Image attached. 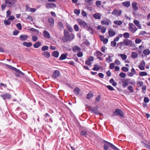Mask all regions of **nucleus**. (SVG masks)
I'll return each instance as SVG.
<instances>
[{"label":"nucleus","mask_w":150,"mask_h":150,"mask_svg":"<svg viewBox=\"0 0 150 150\" xmlns=\"http://www.w3.org/2000/svg\"><path fill=\"white\" fill-rule=\"evenodd\" d=\"M115 64L114 63H112L110 64V68L111 69H112L115 67Z\"/></svg>","instance_id":"obj_58"},{"label":"nucleus","mask_w":150,"mask_h":150,"mask_svg":"<svg viewBox=\"0 0 150 150\" xmlns=\"http://www.w3.org/2000/svg\"><path fill=\"white\" fill-rule=\"evenodd\" d=\"M118 56L120 57L123 60L126 59L127 58V56L125 54H118Z\"/></svg>","instance_id":"obj_28"},{"label":"nucleus","mask_w":150,"mask_h":150,"mask_svg":"<svg viewBox=\"0 0 150 150\" xmlns=\"http://www.w3.org/2000/svg\"><path fill=\"white\" fill-rule=\"evenodd\" d=\"M74 13L77 15H78L80 13L79 10L75 9L74 11Z\"/></svg>","instance_id":"obj_59"},{"label":"nucleus","mask_w":150,"mask_h":150,"mask_svg":"<svg viewBox=\"0 0 150 150\" xmlns=\"http://www.w3.org/2000/svg\"><path fill=\"white\" fill-rule=\"evenodd\" d=\"M139 75L141 76H145L147 75V73L145 72L142 71L139 73Z\"/></svg>","instance_id":"obj_45"},{"label":"nucleus","mask_w":150,"mask_h":150,"mask_svg":"<svg viewBox=\"0 0 150 150\" xmlns=\"http://www.w3.org/2000/svg\"><path fill=\"white\" fill-rule=\"evenodd\" d=\"M49 49V47L45 45L43 46L42 48V50L43 51H45V50H47Z\"/></svg>","instance_id":"obj_40"},{"label":"nucleus","mask_w":150,"mask_h":150,"mask_svg":"<svg viewBox=\"0 0 150 150\" xmlns=\"http://www.w3.org/2000/svg\"><path fill=\"white\" fill-rule=\"evenodd\" d=\"M77 21L81 26L83 28L86 27L87 26L86 23L83 21L79 19L77 20Z\"/></svg>","instance_id":"obj_9"},{"label":"nucleus","mask_w":150,"mask_h":150,"mask_svg":"<svg viewBox=\"0 0 150 150\" xmlns=\"http://www.w3.org/2000/svg\"><path fill=\"white\" fill-rule=\"evenodd\" d=\"M111 57L110 56L106 58V61L108 63L112 62V61L111 59Z\"/></svg>","instance_id":"obj_47"},{"label":"nucleus","mask_w":150,"mask_h":150,"mask_svg":"<svg viewBox=\"0 0 150 150\" xmlns=\"http://www.w3.org/2000/svg\"><path fill=\"white\" fill-rule=\"evenodd\" d=\"M81 14L83 16L86 17L87 16L86 13L84 11H82L81 12Z\"/></svg>","instance_id":"obj_63"},{"label":"nucleus","mask_w":150,"mask_h":150,"mask_svg":"<svg viewBox=\"0 0 150 150\" xmlns=\"http://www.w3.org/2000/svg\"><path fill=\"white\" fill-rule=\"evenodd\" d=\"M101 14L97 13L93 15V16L96 19H100L101 18Z\"/></svg>","instance_id":"obj_19"},{"label":"nucleus","mask_w":150,"mask_h":150,"mask_svg":"<svg viewBox=\"0 0 150 150\" xmlns=\"http://www.w3.org/2000/svg\"><path fill=\"white\" fill-rule=\"evenodd\" d=\"M43 36L46 38H50L49 33L47 31H44L43 33Z\"/></svg>","instance_id":"obj_16"},{"label":"nucleus","mask_w":150,"mask_h":150,"mask_svg":"<svg viewBox=\"0 0 150 150\" xmlns=\"http://www.w3.org/2000/svg\"><path fill=\"white\" fill-rule=\"evenodd\" d=\"M29 30L31 31L36 32L38 34L39 33V30L33 28H31Z\"/></svg>","instance_id":"obj_44"},{"label":"nucleus","mask_w":150,"mask_h":150,"mask_svg":"<svg viewBox=\"0 0 150 150\" xmlns=\"http://www.w3.org/2000/svg\"><path fill=\"white\" fill-rule=\"evenodd\" d=\"M116 43L114 41H112L111 42V45L112 47H114L116 46Z\"/></svg>","instance_id":"obj_54"},{"label":"nucleus","mask_w":150,"mask_h":150,"mask_svg":"<svg viewBox=\"0 0 150 150\" xmlns=\"http://www.w3.org/2000/svg\"><path fill=\"white\" fill-rule=\"evenodd\" d=\"M130 81V79H125L122 81V86L123 88H125L128 85V82Z\"/></svg>","instance_id":"obj_8"},{"label":"nucleus","mask_w":150,"mask_h":150,"mask_svg":"<svg viewBox=\"0 0 150 150\" xmlns=\"http://www.w3.org/2000/svg\"><path fill=\"white\" fill-rule=\"evenodd\" d=\"M41 43L39 42H38L33 45V47L35 48H38L40 46Z\"/></svg>","instance_id":"obj_34"},{"label":"nucleus","mask_w":150,"mask_h":150,"mask_svg":"<svg viewBox=\"0 0 150 150\" xmlns=\"http://www.w3.org/2000/svg\"><path fill=\"white\" fill-rule=\"evenodd\" d=\"M5 65L8 68H9V69H12V70H16V71H18L17 69H16V68L14 67H13L11 65H8V64H5Z\"/></svg>","instance_id":"obj_31"},{"label":"nucleus","mask_w":150,"mask_h":150,"mask_svg":"<svg viewBox=\"0 0 150 150\" xmlns=\"http://www.w3.org/2000/svg\"><path fill=\"white\" fill-rule=\"evenodd\" d=\"M88 107L90 109V110L93 113L97 115H100V113L97 110L94 108H92L90 106H88Z\"/></svg>","instance_id":"obj_15"},{"label":"nucleus","mask_w":150,"mask_h":150,"mask_svg":"<svg viewBox=\"0 0 150 150\" xmlns=\"http://www.w3.org/2000/svg\"><path fill=\"white\" fill-rule=\"evenodd\" d=\"M8 19L4 21V23L6 25H9L11 23V22L8 21Z\"/></svg>","instance_id":"obj_46"},{"label":"nucleus","mask_w":150,"mask_h":150,"mask_svg":"<svg viewBox=\"0 0 150 150\" xmlns=\"http://www.w3.org/2000/svg\"><path fill=\"white\" fill-rule=\"evenodd\" d=\"M96 54L98 57L102 56L103 55V54L100 51H98L96 52Z\"/></svg>","instance_id":"obj_55"},{"label":"nucleus","mask_w":150,"mask_h":150,"mask_svg":"<svg viewBox=\"0 0 150 150\" xmlns=\"http://www.w3.org/2000/svg\"><path fill=\"white\" fill-rule=\"evenodd\" d=\"M80 91V90L78 88L76 87L74 90V92L76 95H78L79 94Z\"/></svg>","instance_id":"obj_26"},{"label":"nucleus","mask_w":150,"mask_h":150,"mask_svg":"<svg viewBox=\"0 0 150 150\" xmlns=\"http://www.w3.org/2000/svg\"><path fill=\"white\" fill-rule=\"evenodd\" d=\"M120 76L122 78H125L126 76V74L123 72L120 73L119 74Z\"/></svg>","instance_id":"obj_53"},{"label":"nucleus","mask_w":150,"mask_h":150,"mask_svg":"<svg viewBox=\"0 0 150 150\" xmlns=\"http://www.w3.org/2000/svg\"><path fill=\"white\" fill-rule=\"evenodd\" d=\"M127 88L131 93H132L134 92V89L132 86H130L128 87Z\"/></svg>","instance_id":"obj_43"},{"label":"nucleus","mask_w":150,"mask_h":150,"mask_svg":"<svg viewBox=\"0 0 150 150\" xmlns=\"http://www.w3.org/2000/svg\"><path fill=\"white\" fill-rule=\"evenodd\" d=\"M141 40L140 39L137 38L135 40V42L137 44H138L141 42Z\"/></svg>","instance_id":"obj_62"},{"label":"nucleus","mask_w":150,"mask_h":150,"mask_svg":"<svg viewBox=\"0 0 150 150\" xmlns=\"http://www.w3.org/2000/svg\"><path fill=\"white\" fill-rule=\"evenodd\" d=\"M60 75V73L59 71L58 70H55L52 75V77L54 79H55L59 76Z\"/></svg>","instance_id":"obj_12"},{"label":"nucleus","mask_w":150,"mask_h":150,"mask_svg":"<svg viewBox=\"0 0 150 150\" xmlns=\"http://www.w3.org/2000/svg\"><path fill=\"white\" fill-rule=\"evenodd\" d=\"M64 36L66 38L63 39V40L64 42L70 41L73 40L74 38V36L73 34H69L67 31L64 30Z\"/></svg>","instance_id":"obj_1"},{"label":"nucleus","mask_w":150,"mask_h":150,"mask_svg":"<svg viewBox=\"0 0 150 150\" xmlns=\"http://www.w3.org/2000/svg\"><path fill=\"white\" fill-rule=\"evenodd\" d=\"M28 38V36L27 35H20V39L23 41H25Z\"/></svg>","instance_id":"obj_22"},{"label":"nucleus","mask_w":150,"mask_h":150,"mask_svg":"<svg viewBox=\"0 0 150 150\" xmlns=\"http://www.w3.org/2000/svg\"><path fill=\"white\" fill-rule=\"evenodd\" d=\"M32 43L31 42H24L23 43V45L27 47H29L32 45Z\"/></svg>","instance_id":"obj_29"},{"label":"nucleus","mask_w":150,"mask_h":150,"mask_svg":"<svg viewBox=\"0 0 150 150\" xmlns=\"http://www.w3.org/2000/svg\"><path fill=\"white\" fill-rule=\"evenodd\" d=\"M123 37L125 38H128L129 37V34L128 33H125L123 34Z\"/></svg>","instance_id":"obj_42"},{"label":"nucleus","mask_w":150,"mask_h":150,"mask_svg":"<svg viewBox=\"0 0 150 150\" xmlns=\"http://www.w3.org/2000/svg\"><path fill=\"white\" fill-rule=\"evenodd\" d=\"M113 23L114 24L119 25H121L122 23V21H115Z\"/></svg>","instance_id":"obj_37"},{"label":"nucleus","mask_w":150,"mask_h":150,"mask_svg":"<svg viewBox=\"0 0 150 150\" xmlns=\"http://www.w3.org/2000/svg\"><path fill=\"white\" fill-rule=\"evenodd\" d=\"M57 27L61 30H62L64 28L63 24L60 22H58L57 24Z\"/></svg>","instance_id":"obj_24"},{"label":"nucleus","mask_w":150,"mask_h":150,"mask_svg":"<svg viewBox=\"0 0 150 150\" xmlns=\"http://www.w3.org/2000/svg\"><path fill=\"white\" fill-rule=\"evenodd\" d=\"M16 69L18 71H16V70H14L16 72L15 74L16 76L17 77H19L20 76V75H22L23 76L25 74H24V73L22 72L21 71L18 69Z\"/></svg>","instance_id":"obj_13"},{"label":"nucleus","mask_w":150,"mask_h":150,"mask_svg":"<svg viewBox=\"0 0 150 150\" xmlns=\"http://www.w3.org/2000/svg\"><path fill=\"white\" fill-rule=\"evenodd\" d=\"M133 22L135 25L138 27L139 29L142 28V25L140 24L139 22L137 20H135Z\"/></svg>","instance_id":"obj_20"},{"label":"nucleus","mask_w":150,"mask_h":150,"mask_svg":"<svg viewBox=\"0 0 150 150\" xmlns=\"http://www.w3.org/2000/svg\"><path fill=\"white\" fill-rule=\"evenodd\" d=\"M101 1H97L96 2V5L98 7H99L101 5Z\"/></svg>","instance_id":"obj_57"},{"label":"nucleus","mask_w":150,"mask_h":150,"mask_svg":"<svg viewBox=\"0 0 150 150\" xmlns=\"http://www.w3.org/2000/svg\"><path fill=\"white\" fill-rule=\"evenodd\" d=\"M108 34L110 37H112L114 36L116 34V33L113 29H110L108 30Z\"/></svg>","instance_id":"obj_11"},{"label":"nucleus","mask_w":150,"mask_h":150,"mask_svg":"<svg viewBox=\"0 0 150 150\" xmlns=\"http://www.w3.org/2000/svg\"><path fill=\"white\" fill-rule=\"evenodd\" d=\"M109 81L111 83H112V85L113 86H115L117 85V83L114 81V79H111Z\"/></svg>","instance_id":"obj_32"},{"label":"nucleus","mask_w":150,"mask_h":150,"mask_svg":"<svg viewBox=\"0 0 150 150\" xmlns=\"http://www.w3.org/2000/svg\"><path fill=\"white\" fill-rule=\"evenodd\" d=\"M132 54L131 57L133 58H135L138 57V55L137 53L135 52H132Z\"/></svg>","instance_id":"obj_35"},{"label":"nucleus","mask_w":150,"mask_h":150,"mask_svg":"<svg viewBox=\"0 0 150 150\" xmlns=\"http://www.w3.org/2000/svg\"><path fill=\"white\" fill-rule=\"evenodd\" d=\"M105 143L104 145V150H108L109 146H110L111 148L114 150H120L113 144L109 142L105 141Z\"/></svg>","instance_id":"obj_2"},{"label":"nucleus","mask_w":150,"mask_h":150,"mask_svg":"<svg viewBox=\"0 0 150 150\" xmlns=\"http://www.w3.org/2000/svg\"><path fill=\"white\" fill-rule=\"evenodd\" d=\"M115 63L117 65H118L120 64V62L118 60H116L115 61Z\"/></svg>","instance_id":"obj_64"},{"label":"nucleus","mask_w":150,"mask_h":150,"mask_svg":"<svg viewBox=\"0 0 150 150\" xmlns=\"http://www.w3.org/2000/svg\"><path fill=\"white\" fill-rule=\"evenodd\" d=\"M87 29L91 34H93V30L91 27H88Z\"/></svg>","instance_id":"obj_38"},{"label":"nucleus","mask_w":150,"mask_h":150,"mask_svg":"<svg viewBox=\"0 0 150 150\" xmlns=\"http://www.w3.org/2000/svg\"><path fill=\"white\" fill-rule=\"evenodd\" d=\"M27 10H29L30 11L32 12H35L36 10V9H35V8H28V9Z\"/></svg>","instance_id":"obj_52"},{"label":"nucleus","mask_w":150,"mask_h":150,"mask_svg":"<svg viewBox=\"0 0 150 150\" xmlns=\"http://www.w3.org/2000/svg\"><path fill=\"white\" fill-rule=\"evenodd\" d=\"M93 96V93L91 92H90L87 94L86 97V98L87 99H89L92 97Z\"/></svg>","instance_id":"obj_39"},{"label":"nucleus","mask_w":150,"mask_h":150,"mask_svg":"<svg viewBox=\"0 0 150 150\" xmlns=\"http://www.w3.org/2000/svg\"><path fill=\"white\" fill-rule=\"evenodd\" d=\"M74 28L75 30L76 31H78L79 30V27L76 25H74Z\"/></svg>","instance_id":"obj_56"},{"label":"nucleus","mask_w":150,"mask_h":150,"mask_svg":"<svg viewBox=\"0 0 150 150\" xmlns=\"http://www.w3.org/2000/svg\"><path fill=\"white\" fill-rule=\"evenodd\" d=\"M49 22L50 26L51 27H53L54 25V21L53 19L52 18H49L48 19Z\"/></svg>","instance_id":"obj_17"},{"label":"nucleus","mask_w":150,"mask_h":150,"mask_svg":"<svg viewBox=\"0 0 150 150\" xmlns=\"http://www.w3.org/2000/svg\"><path fill=\"white\" fill-rule=\"evenodd\" d=\"M145 63L144 61L142 60L140 62L139 66V68L141 70H144L145 69Z\"/></svg>","instance_id":"obj_10"},{"label":"nucleus","mask_w":150,"mask_h":150,"mask_svg":"<svg viewBox=\"0 0 150 150\" xmlns=\"http://www.w3.org/2000/svg\"><path fill=\"white\" fill-rule=\"evenodd\" d=\"M116 115L120 116L121 117H123V113L122 111L118 109H116L115 111L113 112L112 115V116H114Z\"/></svg>","instance_id":"obj_3"},{"label":"nucleus","mask_w":150,"mask_h":150,"mask_svg":"<svg viewBox=\"0 0 150 150\" xmlns=\"http://www.w3.org/2000/svg\"><path fill=\"white\" fill-rule=\"evenodd\" d=\"M0 96L4 100L10 99L11 98V95L9 93H5L0 95Z\"/></svg>","instance_id":"obj_6"},{"label":"nucleus","mask_w":150,"mask_h":150,"mask_svg":"<svg viewBox=\"0 0 150 150\" xmlns=\"http://www.w3.org/2000/svg\"><path fill=\"white\" fill-rule=\"evenodd\" d=\"M73 50L74 52H77V51H80L81 49L80 47L77 46H74L73 48Z\"/></svg>","instance_id":"obj_30"},{"label":"nucleus","mask_w":150,"mask_h":150,"mask_svg":"<svg viewBox=\"0 0 150 150\" xmlns=\"http://www.w3.org/2000/svg\"><path fill=\"white\" fill-rule=\"evenodd\" d=\"M46 6L48 8H52L56 7V6L55 4L53 3H48L46 4Z\"/></svg>","instance_id":"obj_21"},{"label":"nucleus","mask_w":150,"mask_h":150,"mask_svg":"<svg viewBox=\"0 0 150 150\" xmlns=\"http://www.w3.org/2000/svg\"><path fill=\"white\" fill-rule=\"evenodd\" d=\"M122 4L126 7H129L130 5V2L129 1H125L122 3Z\"/></svg>","instance_id":"obj_27"},{"label":"nucleus","mask_w":150,"mask_h":150,"mask_svg":"<svg viewBox=\"0 0 150 150\" xmlns=\"http://www.w3.org/2000/svg\"><path fill=\"white\" fill-rule=\"evenodd\" d=\"M128 29L132 33H135L137 30V28L132 23H129Z\"/></svg>","instance_id":"obj_4"},{"label":"nucleus","mask_w":150,"mask_h":150,"mask_svg":"<svg viewBox=\"0 0 150 150\" xmlns=\"http://www.w3.org/2000/svg\"><path fill=\"white\" fill-rule=\"evenodd\" d=\"M67 54H62L59 58V60H63L66 58Z\"/></svg>","instance_id":"obj_33"},{"label":"nucleus","mask_w":150,"mask_h":150,"mask_svg":"<svg viewBox=\"0 0 150 150\" xmlns=\"http://www.w3.org/2000/svg\"><path fill=\"white\" fill-rule=\"evenodd\" d=\"M124 45L125 46H131L132 45V41L127 39H124L123 40Z\"/></svg>","instance_id":"obj_7"},{"label":"nucleus","mask_w":150,"mask_h":150,"mask_svg":"<svg viewBox=\"0 0 150 150\" xmlns=\"http://www.w3.org/2000/svg\"><path fill=\"white\" fill-rule=\"evenodd\" d=\"M143 53L145 54L148 55L150 54V51L148 49H146L144 50Z\"/></svg>","instance_id":"obj_41"},{"label":"nucleus","mask_w":150,"mask_h":150,"mask_svg":"<svg viewBox=\"0 0 150 150\" xmlns=\"http://www.w3.org/2000/svg\"><path fill=\"white\" fill-rule=\"evenodd\" d=\"M108 89L111 91H113L114 90V88L111 86L108 85L107 86Z\"/></svg>","instance_id":"obj_61"},{"label":"nucleus","mask_w":150,"mask_h":150,"mask_svg":"<svg viewBox=\"0 0 150 150\" xmlns=\"http://www.w3.org/2000/svg\"><path fill=\"white\" fill-rule=\"evenodd\" d=\"M132 8L133 10L136 11L138 10V8L137 6V4L135 2H134L132 4Z\"/></svg>","instance_id":"obj_18"},{"label":"nucleus","mask_w":150,"mask_h":150,"mask_svg":"<svg viewBox=\"0 0 150 150\" xmlns=\"http://www.w3.org/2000/svg\"><path fill=\"white\" fill-rule=\"evenodd\" d=\"M32 40L34 42H35L37 40L38 37L36 36H33L32 38Z\"/></svg>","instance_id":"obj_60"},{"label":"nucleus","mask_w":150,"mask_h":150,"mask_svg":"<svg viewBox=\"0 0 150 150\" xmlns=\"http://www.w3.org/2000/svg\"><path fill=\"white\" fill-rule=\"evenodd\" d=\"M101 23L102 25H108L109 24V23L108 22L105 21H101Z\"/></svg>","instance_id":"obj_50"},{"label":"nucleus","mask_w":150,"mask_h":150,"mask_svg":"<svg viewBox=\"0 0 150 150\" xmlns=\"http://www.w3.org/2000/svg\"><path fill=\"white\" fill-rule=\"evenodd\" d=\"M16 27L19 30H21L22 29L21 25L20 23H19L17 24L16 25Z\"/></svg>","instance_id":"obj_48"},{"label":"nucleus","mask_w":150,"mask_h":150,"mask_svg":"<svg viewBox=\"0 0 150 150\" xmlns=\"http://www.w3.org/2000/svg\"><path fill=\"white\" fill-rule=\"evenodd\" d=\"M94 66V67L93 68V69L94 71H98L101 68L97 64H95Z\"/></svg>","instance_id":"obj_25"},{"label":"nucleus","mask_w":150,"mask_h":150,"mask_svg":"<svg viewBox=\"0 0 150 150\" xmlns=\"http://www.w3.org/2000/svg\"><path fill=\"white\" fill-rule=\"evenodd\" d=\"M59 53L57 51H54L52 53V56L56 57H58Z\"/></svg>","instance_id":"obj_36"},{"label":"nucleus","mask_w":150,"mask_h":150,"mask_svg":"<svg viewBox=\"0 0 150 150\" xmlns=\"http://www.w3.org/2000/svg\"><path fill=\"white\" fill-rule=\"evenodd\" d=\"M6 4H8L9 6H11L15 3V0H7L5 2Z\"/></svg>","instance_id":"obj_14"},{"label":"nucleus","mask_w":150,"mask_h":150,"mask_svg":"<svg viewBox=\"0 0 150 150\" xmlns=\"http://www.w3.org/2000/svg\"><path fill=\"white\" fill-rule=\"evenodd\" d=\"M123 45H124V43L123 42V41L122 42H120L118 43L117 44V45L118 46L120 45V46L119 47V48L120 49H121L122 48V46Z\"/></svg>","instance_id":"obj_49"},{"label":"nucleus","mask_w":150,"mask_h":150,"mask_svg":"<svg viewBox=\"0 0 150 150\" xmlns=\"http://www.w3.org/2000/svg\"><path fill=\"white\" fill-rule=\"evenodd\" d=\"M122 70L125 72H127L129 70V69L128 68L125 67H123L122 68Z\"/></svg>","instance_id":"obj_51"},{"label":"nucleus","mask_w":150,"mask_h":150,"mask_svg":"<svg viewBox=\"0 0 150 150\" xmlns=\"http://www.w3.org/2000/svg\"><path fill=\"white\" fill-rule=\"evenodd\" d=\"M122 12V11L121 10L115 8L112 12V14L118 17L121 15Z\"/></svg>","instance_id":"obj_5"},{"label":"nucleus","mask_w":150,"mask_h":150,"mask_svg":"<svg viewBox=\"0 0 150 150\" xmlns=\"http://www.w3.org/2000/svg\"><path fill=\"white\" fill-rule=\"evenodd\" d=\"M42 55L45 57L46 58H48L50 56V53L48 52H43L42 53Z\"/></svg>","instance_id":"obj_23"}]
</instances>
